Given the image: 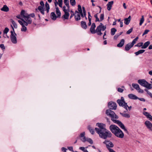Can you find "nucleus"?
Instances as JSON below:
<instances>
[{
  "label": "nucleus",
  "instance_id": "1",
  "mask_svg": "<svg viewBox=\"0 0 152 152\" xmlns=\"http://www.w3.org/2000/svg\"><path fill=\"white\" fill-rule=\"evenodd\" d=\"M106 113L107 115L111 118V120L114 123L118 124L120 127L126 132L128 133V131L124 125L121 121L115 119H118V117L116 115L113 111L109 109L107 110L106 111Z\"/></svg>",
  "mask_w": 152,
  "mask_h": 152
},
{
  "label": "nucleus",
  "instance_id": "2",
  "mask_svg": "<svg viewBox=\"0 0 152 152\" xmlns=\"http://www.w3.org/2000/svg\"><path fill=\"white\" fill-rule=\"evenodd\" d=\"M112 132L118 137L122 138L124 137L122 131L117 126L114 125H111L109 127Z\"/></svg>",
  "mask_w": 152,
  "mask_h": 152
},
{
  "label": "nucleus",
  "instance_id": "3",
  "mask_svg": "<svg viewBox=\"0 0 152 152\" xmlns=\"http://www.w3.org/2000/svg\"><path fill=\"white\" fill-rule=\"evenodd\" d=\"M21 15L23 18L21 21L24 23L25 25L27 26L28 24H30L32 22V20L30 17L28 16V14L23 10H22L21 12Z\"/></svg>",
  "mask_w": 152,
  "mask_h": 152
},
{
  "label": "nucleus",
  "instance_id": "4",
  "mask_svg": "<svg viewBox=\"0 0 152 152\" xmlns=\"http://www.w3.org/2000/svg\"><path fill=\"white\" fill-rule=\"evenodd\" d=\"M96 132L99 134V137L102 139H106L107 138L110 137L112 136V134L110 132L106 129L99 131L97 128H95Z\"/></svg>",
  "mask_w": 152,
  "mask_h": 152
},
{
  "label": "nucleus",
  "instance_id": "5",
  "mask_svg": "<svg viewBox=\"0 0 152 152\" xmlns=\"http://www.w3.org/2000/svg\"><path fill=\"white\" fill-rule=\"evenodd\" d=\"M138 83L141 86L148 89L152 88V85L150 83H149L145 79L139 80H138Z\"/></svg>",
  "mask_w": 152,
  "mask_h": 152
},
{
  "label": "nucleus",
  "instance_id": "6",
  "mask_svg": "<svg viewBox=\"0 0 152 152\" xmlns=\"http://www.w3.org/2000/svg\"><path fill=\"white\" fill-rule=\"evenodd\" d=\"M85 132H83L80 134V139L81 141L83 142H85L86 141L88 142L91 144H93V140L91 138L86 137L85 136Z\"/></svg>",
  "mask_w": 152,
  "mask_h": 152
},
{
  "label": "nucleus",
  "instance_id": "7",
  "mask_svg": "<svg viewBox=\"0 0 152 152\" xmlns=\"http://www.w3.org/2000/svg\"><path fill=\"white\" fill-rule=\"evenodd\" d=\"M106 29V26H104L103 24L101 23L98 26L96 29V33L99 35H101L102 33L101 32V31L102 30L103 31H104Z\"/></svg>",
  "mask_w": 152,
  "mask_h": 152
},
{
  "label": "nucleus",
  "instance_id": "8",
  "mask_svg": "<svg viewBox=\"0 0 152 152\" xmlns=\"http://www.w3.org/2000/svg\"><path fill=\"white\" fill-rule=\"evenodd\" d=\"M13 30L10 31L11 34L10 36L11 40L12 43L13 44H16L17 43V40L16 38L17 34L14 32V28L12 26Z\"/></svg>",
  "mask_w": 152,
  "mask_h": 152
},
{
  "label": "nucleus",
  "instance_id": "9",
  "mask_svg": "<svg viewBox=\"0 0 152 152\" xmlns=\"http://www.w3.org/2000/svg\"><path fill=\"white\" fill-rule=\"evenodd\" d=\"M117 102L119 106L123 107L126 110H127V107L128 105L127 103L125 102V101L120 100V99H118L117 100Z\"/></svg>",
  "mask_w": 152,
  "mask_h": 152
},
{
  "label": "nucleus",
  "instance_id": "10",
  "mask_svg": "<svg viewBox=\"0 0 152 152\" xmlns=\"http://www.w3.org/2000/svg\"><path fill=\"white\" fill-rule=\"evenodd\" d=\"M103 143L106 145V147L108 150H109V149H111L110 148H113L114 146L113 143L110 141L105 140L103 142Z\"/></svg>",
  "mask_w": 152,
  "mask_h": 152
},
{
  "label": "nucleus",
  "instance_id": "11",
  "mask_svg": "<svg viewBox=\"0 0 152 152\" xmlns=\"http://www.w3.org/2000/svg\"><path fill=\"white\" fill-rule=\"evenodd\" d=\"M96 126L99 127V128H97L99 131H101L106 129L105 125L103 123H97L96 124Z\"/></svg>",
  "mask_w": 152,
  "mask_h": 152
},
{
  "label": "nucleus",
  "instance_id": "12",
  "mask_svg": "<svg viewBox=\"0 0 152 152\" xmlns=\"http://www.w3.org/2000/svg\"><path fill=\"white\" fill-rule=\"evenodd\" d=\"M109 108L112 110H116L117 107L116 104L113 102H110L108 104Z\"/></svg>",
  "mask_w": 152,
  "mask_h": 152
},
{
  "label": "nucleus",
  "instance_id": "13",
  "mask_svg": "<svg viewBox=\"0 0 152 152\" xmlns=\"http://www.w3.org/2000/svg\"><path fill=\"white\" fill-rule=\"evenodd\" d=\"M18 21L19 23L22 26V28H21V31L22 32H25L27 30V28L25 24L23 23L20 20H18Z\"/></svg>",
  "mask_w": 152,
  "mask_h": 152
},
{
  "label": "nucleus",
  "instance_id": "14",
  "mask_svg": "<svg viewBox=\"0 0 152 152\" xmlns=\"http://www.w3.org/2000/svg\"><path fill=\"white\" fill-rule=\"evenodd\" d=\"M145 124L149 130L152 131V124L150 121H146L145 122Z\"/></svg>",
  "mask_w": 152,
  "mask_h": 152
},
{
  "label": "nucleus",
  "instance_id": "15",
  "mask_svg": "<svg viewBox=\"0 0 152 152\" xmlns=\"http://www.w3.org/2000/svg\"><path fill=\"white\" fill-rule=\"evenodd\" d=\"M75 18L76 21H78L80 19V13L76 10L75 11Z\"/></svg>",
  "mask_w": 152,
  "mask_h": 152
},
{
  "label": "nucleus",
  "instance_id": "16",
  "mask_svg": "<svg viewBox=\"0 0 152 152\" xmlns=\"http://www.w3.org/2000/svg\"><path fill=\"white\" fill-rule=\"evenodd\" d=\"M63 4L62 0H58V1H57V0H55L54 2L55 7H57V5L58 4L59 6L61 8H62Z\"/></svg>",
  "mask_w": 152,
  "mask_h": 152
},
{
  "label": "nucleus",
  "instance_id": "17",
  "mask_svg": "<svg viewBox=\"0 0 152 152\" xmlns=\"http://www.w3.org/2000/svg\"><path fill=\"white\" fill-rule=\"evenodd\" d=\"M96 27V25L95 23H93L90 28V31L92 34H95L96 33V30H95V28Z\"/></svg>",
  "mask_w": 152,
  "mask_h": 152
},
{
  "label": "nucleus",
  "instance_id": "18",
  "mask_svg": "<svg viewBox=\"0 0 152 152\" xmlns=\"http://www.w3.org/2000/svg\"><path fill=\"white\" fill-rule=\"evenodd\" d=\"M113 1H111L110 2H109L108 4H107V9L108 11H110L111 9V7L112 5L113 4Z\"/></svg>",
  "mask_w": 152,
  "mask_h": 152
},
{
  "label": "nucleus",
  "instance_id": "19",
  "mask_svg": "<svg viewBox=\"0 0 152 152\" xmlns=\"http://www.w3.org/2000/svg\"><path fill=\"white\" fill-rule=\"evenodd\" d=\"M37 9L42 15H45V7L38 6L37 8Z\"/></svg>",
  "mask_w": 152,
  "mask_h": 152
},
{
  "label": "nucleus",
  "instance_id": "20",
  "mask_svg": "<svg viewBox=\"0 0 152 152\" xmlns=\"http://www.w3.org/2000/svg\"><path fill=\"white\" fill-rule=\"evenodd\" d=\"M128 96L129 99H132L136 100L138 99V97L133 94H129Z\"/></svg>",
  "mask_w": 152,
  "mask_h": 152
},
{
  "label": "nucleus",
  "instance_id": "21",
  "mask_svg": "<svg viewBox=\"0 0 152 152\" xmlns=\"http://www.w3.org/2000/svg\"><path fill=\"white\" fill-rule=\"evenodd\" d=\"M133 46L131 43H128L126 45L125 49L126 51H128L132 48Z\"/></svg>",
  "mask_w": 152,
  "mask_h": 152
},
{
  "label": "nucleus",
  "instance_id": "22",
  "mask_svg": "<svg viewBox=\"0 0 152 152\" xmlns=\"http://www.w3.org/2000/svg\"><path fill=\"white\" fill-rule=\"evenodd\" d=\"M131 16H129L127 18L124 19V23L126 25H128L129 23L131 20Z\"/></svg>",
  "mask_w": 152,
  "mask_h": 152
},
{
  "label": "nucleus",
  "instance_id": "23",
  "mask_svg": "<svg viewBox=\"0 0 152 152\" xmlns=\"http://www.w3.org/2000/svg\"><path fill=\"white\" fill-rule=\"evenodd\" d=\"M150 44V42L149 41H147L143 44V46L141 47L142 49H145L148 47Z\"/></svg>",
  "mask_w": 152,
  "mask_h": 152
},
{
  "label": "nucleus",
  "instance_id": "24",
  "mask_svg": "<svg viewBox=\"0 0 152 152\" xmlns=\"http://www.w3.org/2000/svg\"><path fill=\"white\" fill-rule=\"evenodd\" d=\"M63 10L64 12H70L69 6V8L66 6H64L62 7Z\"/></svg>",
  "mask_w": 152,
  "mask_h": 152
},
{
  "label": "nucleus",
  "instance_id": "25",
  "mask_svg": "<svg viewBox=\"0 0 152 152\" xmlns=\"http://www.w3.org/2000/svg\"><path fill=\"white\" fill-rule=\"evenodd\" d=\"M69 12H64V14L62 18L65 19H68L69 15Z\"/></svg>",
  "mask_w": 152,
  "mask_h": 152
},
{
  "label": "nucleus",
  "instance_id": "26",
  "mask_svg": "<svg viewBox=\"0 0 152 152\" xmlns=\"http://www.w3.org/2000/svg\"><path fill=\"white\" fill-rule=\"evenodd\" d=\"M1 11L7 12L9 10V8L6 5H4L1 9Z\"/></svg>",
  "mask_w": 152,
  "mask_h": 152
},
{
  "label": "nucleus",
  "instance_id": "27",
  "mask_svg": "<svg viewBox=\"0 0 152 152\" xmlns=\"http://www.w3.org/2000/svg\"><path fill=\"white\" fill-rule=\"evenodd\" d=\"M124 43V40L122 39L120 42L117 45V46L118 47H121L123 46Z\"/></svg>",
  "mask_w": 152,
  "mask_h": 152
},
{
  "label": "nucleus",
  "instance_id": "28",
  "mask_svg": "<svg viewBox=\"0 0 152 152\" xmlns=\"http://www.w3.org/2000/svg\"><path fill=\"white\" fill-rule=\"evenodd\" d=\"M50 17L53 20H55L57 18V16L55 13L54 12H52L51 13Z\"/></svg>",
  "mask_w": 152,
  "mask_h": 152
},
{
  "label": "nucleus",
  "instance_id": "29",
  "mask_svg": "<svg viewBox=\"0 0 152 152\" xmlns=\"http://www.w3.org/2000/svg\"><path fill=\"white\" fill-rule=\"evenodd\" d=\"M81 27L84 29H86L87 28V25L85 22L82 21L81 22Z\"/></svg>",
  "mask_w": 152,
  "mask_h": 152
},
{
  "label": "nucleus",
  "instance_id": "30",
  "mask_svg": "<svg viewBox=\"0 0 152 152\" xmlns=\"http://www.w3.org/2000/svg\"><path fill=\"white\" fill-rule=\"evenodd\" d=\"M145 51V50L142 49L138 50V51L135 53V54L136 56H138L140 54L143 53Z\"/></svg>",
  "mask_w": 152,
  "mask_h": 152
},
{
  "label": "nucleus",
  "instance_id": "31",
  "mask_svg": "<svg viewBox=\"0 0 152 152\" xmlns=\"http://www.w3.org/2000/svg\"><path fill=\"white\" fill-rule=\"evenodd\" d=\"M56 7V12L57 15L58 17H60L61 15V13L59 10V9L58 7Z\"/></svg>",
  "mask_w": 152,
  "mask_h": 152
},
{
  "label": "nucleus",
  "instance_id": "32",
  "mask_svg": "<svg viewBox=\"0 0 152 152\" xmlns=\"http://www.w3.org/2000/svg\"><path fill=\"white\" fill-rule=\"evenodd\" d=\"M45 7L47 12V13H48L49 12L50 9V6L49 4L47 2L45 4Z\"/></svg>",
  "mask_w": 152,
  "mask_h": 152
},
{
  "label": "nucleus",
  "instance_id": "33",
  "mask_svg": "<svg viewBox=\"0 0 152 152\" xmlns=\"http://www.w3.org/2000/svg\"><path fill=\"white\" fill-rule=\"evenodd\" d=\"M116 31V29L114 28H111V35L112 36L114 35L115 34Z\"/></svg>",
  "mask_w": 152,
  "mask_h": 152
},
{
  "label": "nucleus",
  "instance_id": "34",
  "mask_svg": "<svg viewBox=\"0 0 152 152\" xmlns=\"http://www.w3.org/2000/svg\"><path fill=\"white\" fill-rule=\"evenodd\" d=\"M88 129L89 130L90 132L92 134H94V129L92 128V127L90 126H88Z\"/></svg>",
  "mask_w": 152,
  "mask_h": 152
},
{
  "label": "nucleus",
  "instance_id": "35",
  "mask_svg": "<svg viewBox=\"0 0 152 152\" xmlns=\"http://www.w3.org/2000/svg\"><path fill=\"white\" fill-rule=\"evenodd\" d=\"M144 21V18L143 15L142 16L140 20V22L139 23V25L141 26L142 25Z\"/></svg>",
  "mask_w": 152,
  "mask_h": 152
},
{
  "label": "nucleus",
  "instance_id": "36",
  "mask_svg": "<svg viewBox=\"0 0 152 152\" xmlns=\"http://www.w3.org/2000/svg\"><path fill=\"white\" fill-rule=\"evenodd\" d=\"M132 85L133 87L135 88L136 90H137L140 87L139 85L136 83H133Z\"/></svg>",
  "mask_w": 152,
  "mask_h": 152
},
{
  "label": "nucleus",
  "instance_id": "37",
  "mask_svg": "<svg viewBox=\"0 0 152 152\" xmlns=\"http://www.w3.org/2000/svg\"><path fill=\"white\" fill-rule=\"evenodd\" d=\"M138 39L139 37H137L133 40L131 44L133 46L136 43V42L138 40Z\"/></svg>",
  "mask_w": 152,
  "mask_h": 152
},
{
  "label": "nucleus",
  "instance_id": "38",
  "mask_svg": "<svg viewBox=\"0 0 152 152\" xmlns=\"http://www.w3.org/2000/svg\"><path fill=\"white\" fill-rule=\"evenodd\" d=\"M11 22L12 23L14 27L15 28H17V24L13 20H11Z\"/></svg>",
  "mask_w": 152,
  "mask_h": 152
},
{
  "label": "nucleus",
  "instance_id": "39",
  "mask_svg": "<svg viewBox=\"0 0 152 152\" xmlns=\"http://www.w3.org/2000/svg\"><path fill=\"white\" fill-rule=\"evenodd\" d=\"M64 2L65 5L68 8L69 6V0H64Z\"/></svg>",
  "mask_w": 152,
  "mask_h": 152
},
{
  "label": "nucleus",
  "instance_id": "40",
  "mask_svg": "<svg viewBox=\"0 0 152 152\" xmlns=\"http://www.w3.org/2000/svg\"><path fill=\"white\" fill-rule=\"evenodd\" d=\"M120 114L124 117L127 118H129L130 117V115L129 114H127V113H120Z\"/></svg>",
  "mask_w": 152,
  "mask_h": 152
},
{
  "label": "nucleus",
  "instance_id": "41",
  "mask_svg": "<svg viewBox=\"0 0 152 152\" xmlns=\"http://www.w3.org/2000/svg\"><path fill=\"white\" fill-rule=\"evenodd\" d=\"M70 2L72 6H75L76 4L75 0H70Z\"/></svg>",
  "mask_w": 152,
  "mask_h": 152
},
{
  "label": "nucleus",
  "instance_id": "42",
  "mask_svg": "<svg viewBox=\"0 0 152 152\" xmlns=\"http://www.w3.org/2000/svg\"><path fill=\"white\" fill-rule=\"evenodd\" d=\"M143 42H140L137 43L136 45H135V46L140 47H142V46H143Z\"/></svg>",
  "mask_w": 152,
  "mask_h": 152
},
{
  "label": "nucleus",
  "instance_id": "43",
  "mask_svg": "<svg viewBox=\"0 0 152 152\" xmlns=\"http://www.w3.org/2000/svg\"><path fill=\"white\" fill-rule=\"evenodd\" d=\"M78 12L80 13L83 12L81 6L80 5H78Z\"/></svg>",
  "mask_w": 152,
  "mask_h": 152
},
{
  "label": "nucleus",
  "instance_id": "44",
  "mask_svg": "<svg viewBox=\"0 0 152 152\" xmlns=\"http://www.w3.org/2000/svg\"><path fill=\"white\" fill-rule=\"evenodd\" d=\"M142 114L143 115H144L147 118L148 117V116H149L150 114L148 113L145 112V111H143L142 112Z\"/></svg>",
  "mask_w": 152,
  "mask_h": 152
},
{
  "label": "nucleus",
  "instance_id": "45",
  "mask_svg": "<svg viewBox=\"0 0 152 152\" xmlns=\"http://www.w3.org/2000/svg\"><path fill=\"white\" fill-rule=\"evenodd\" d=\"M100 20L99 21H102L104 19V14H101L100 16Z\"/></svg>",
  "mask_w": 152,
  "mask_h": 152
},
{
  "label": "nucleus",
  "instance_id": "46",
  "mask_svg": "<svg viewBox=\"0 0 152 152\" xmlns=\"http://www.w3.org/2000/svg\"><path fill=\"white\" fill-rule=\"evenodd\" d=\"M9 31V28L7 27H6L4 30L3 33L7 34L8 32Z\"/></svg>",
  "mask_w": 152,
  "mask_h": 152
},
{
  "label": "nucleus",
  "instance_id": "47",
  "mask_svg": "<svg viewBox=\"0 0 152 152\" xmlns=\"http://www.w3.org/2000/svg\"><path fill=\"white\" fill-rule=\"evenodd\" d=\"M133 31V28H132L126 32V34H130Z\"/></svg>",
  "mask_w": 152,
  "mask_h": 152
},
{
  "label": "nucleus",
  "instance_id": "48",
  "mask_svg": "<svg viewBox=\"0 0 152 152\" xmlns=\"http://www.w3.org/2000/svg\"><path fill=\"white\" fill-rule=\"evenodd\" d=\"M94 17L96 18L95 21L96 22L100 21L98 17V16H97V14H95L94 15Z\"/></svg>",
  "mask_w": 152,
  "mask_h": 152
},
{
  "label": "nucleus",
  "instance_id": "49",
  "mask_svg": "<svg viewBox=\"0 0 152 152\" xmlns=\"http://www.w3.org/2000/svg\"><path fill=\"white\" fill-rule=\"evenodd\" d=\"M149 31V30L148 29L145 30L142 34V36H143L144 35L147 34Z\"/></svg>",
  "mask_w": 152,
  "mask_h": 152
},
{
  "label": "nucleus",
  "instance_id": "50",
  "mask_svg": "<svg viewBox=\"0 0 152 152\" xmlns=\"http://www.w3.org/2000/svg\"><path fill=\"white\" fill-rule=\"evenodd\" d=\"M16 18H17L18 19H20L21 20H22V19L23 18V17L21 15V13H20V15H17L16 16Z\"/></svg>",
  "mask_w": 152,
  "mask_h": 152
},
{
  "label": "nucleus",
  "instance_id": "51",
  "mask_svg": "<svg viewBox=\"0 0 152 152\" xmlns=\"http://www.w3.org/2000/svg\"><path fill=\"white\" fill-rule=\"evenodd\" d=\"M40 6H39L42 7H45V5L44 3V2L43 1H41L40 2Z\"/></svg>",
  "mask_w": 152,
  "mask_h": 152
},
{
  "label": "nucleus",
  "instance_id": "52",
  "mask_svg": "<svg viewBox=\"0 0 152 152\" xmlns=\"http://www.w3.org/2000/svg\"><path fill=\"white\" fill-rule=\"evenodd\" d=\"M137 90L139 93H142L143 92V91L141 89L140 87Z\"/></svg>",
  "mask_w": 152,
  "mask_h": 152
},
{
  "label": "nucleus",
  "instance_id": "53",
  "mask_svg": "<svg viewBox=\"0 0 152 152\" xmlns=\"http://www.w3.org/2000/svg\"><path fill=\"white\" fill-rule=\"evenodd\" d=\"M145 91H146L147 93L151 96H151H152V94L149 92L148 90L147 89H145Z\"/></svg>",
  "mask_w": 152,
  "mask_h": 152
},
{
  "label": "nucleus",
  "instance_id": "54",
  "mask_svg": "<svg viewBox=\"0 0 152 152\" xmlns=\"http://www.w3.org/2000/svg\"><path fill=\"white\" fill-rule=\"evenodd\" d=\"M68 148L69 151H71L72 152H76V151L75 152L73 150V148L72 146L68 147Z\"/></svg>",
  "mask_w": 152,
  "mask_h": 152
},
{
  "label": "nucleus",
  "instance_id": "55",
  "mask_svg": "<svg viewBox=\"0 0 152 152\" xmlns=\"http://www.w3.org/2000/svg\"><path fill=\"white\" fill-rule=\"evenodd\" d=\"M147 118H148L150 121H152V116L150 114L149 116H148Z\"/></svg>",
  "mask_w": 152,
  "mask_h": 152
},
{
  "label": "nucleus",
  "instance_id": "56",
  "mask_svg": "<svg viewBox=\"0 0 152 152\" xmlns=\"http://www.w3.org/2000/svg\"><path fill=\"white\" fill-rule=\"evenodd\" d=\"M28 16L30 17H31L32 18H34L35 16V15L34 13H32L28 14Z\"/></svg>",
  "mask_w": 152,
  "mask_h": 152
},
{
  "label": "nucleus",
  "instance_id": "57",
  "mask_svg": "<svg viewBox=\"0 0 152 152\" xmlns=\"http://www.w3.org/2000/svg\"><path fill=\"white\" fill-rule=\"evenodd\" d=\"M79 149L80 150L84 152L86 150V149H85V148L83 147H80L79 148Z\"/></svg>",
  "mask_w": 152,
  "mask_h": 152
},
{
  "label": "nucleus",
  "instance_id": "58",
  "mask_svg": "<svg viewBox=\"0 0 152 152\" xmlns=\"http://www.w3.org/2000/svg\"><path fill=\"white\" fill-rule=\"evenodd\" d=\"M0 47L2 49V50H4L5 49V47L4 44H0Z\"/></svg>",
  "mask_w": 152,
  "mask_h": 152
},
{
  "label": "nucleus",
  "instance_id": "59",
  "mask_svg": "<svg viewBox=\"0 0 152 152\" xmlns=\"http://www.w3.org/2000/svg\"><path fill=\"white\" fill-rule=\"evenodd\" d=\"M80 15H81V17L82 18H84L85 17V16H86V13L85 15H84L83 12H82L81 13H80Z\"/></svg>",
  "mask_w": 152,
  "mask_h": 152
},
{
  "label": "nucleus",
  "instance_id": "60",
  "mask_svg": "<svg viewBox=\"0 0 152 152\" xmlns=\"http://www.w3.org/2000/svg\"><path fill=\"white\" fill-rule=\"evenodd\" d=\"M82 11H83V13H84V15H85V14H86V10L85 9V8L84 7H82Z\"/></svg>",
  "mask_w": 152,
  "mask_h": 152
},
{
  "label": "nucleus",
  "instance_id": "61",
  "mask_svg": "<svg viewBox=\"0 0 152 152\" xmlns=\"http://www.w3.org/2000/svg\"><path fill=\"white\" fill-rule=\"evenodd\" d=\"M123 89L121 88H118V91L122 93L123 92Z\"/></svg>",
  "mask_w": 152,
  "mask_h": 152
},
{
  "label": "nucleus",
  "instance_id": "62",
  "mask_svg": "<svg viewBox=\"0 0 152 152\" xmlns=\"http://www.w3.org/2000/svg\"><path fill=\"white\" fill-rule=\"evenodd\" d=\"M88 20H89V19H90L91 20V15L90 13L89 12H88Z\"/></svg>",
  "mask_w": 152,
  "mask_h": 152
},
{
  "label": "nucleus",
  "instance_id": "63",
  "mask_svg": "<svg viewBox=\"0 0 152 152\" xmlns=\"http://www.w3.org/2000/svg\"><path fill=\"white\" fill-rule=\"evenodd\" d=\"M139 99L140 101H142V102H145V99L144 98H139L138 97V99Z\"/></svg>",
  "mask_w": 152,
  "mask_h": 152
},
{
  "label": "nucleus",
  "instance_id": "64",
  "mask_svg": "<svg viewBox=\"0 0 152 152\" xmlns=\"http://www.w3.org/2000/svg\"><path fill=\"white\" fill-rule=\"evenodd\" d=\"M67 149L64 147H62L61 148V150L64 152H66V150Z\"/></svg>",
  "mask_w": 152,
  "mask_h": 152
}]
</instances>
